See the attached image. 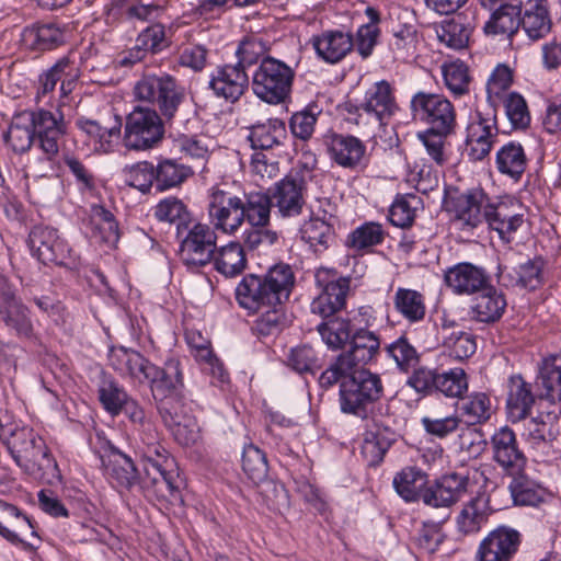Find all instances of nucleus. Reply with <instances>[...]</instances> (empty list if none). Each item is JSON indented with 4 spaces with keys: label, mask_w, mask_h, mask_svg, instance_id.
Listing matches in <instances>:
<instances>
[{
    "label": "nucleus",
    "mask_w": 561,
    "mask_h": 561,
    "mask_svg": "<svg viewBox=\"0 0 561 561\" xmlns=\"http://www.w3.org/2000/svg\"><path fill=\"white\" fill-rule=\"evenodd\" d=\"M135 451L142 460L139 486L147 497L174 503L181 499L179 473L174 459L161 444V436L152 421L134 430Z\"/></svg>",
    "instance_id": "1"
},
{
    "label": "nucleus",
    "mask_w": 561,
    "mask_h": 561,
    "mask_svg": "<svg viewBox=\"0 0 561 561\" xmlns=\"http://www.w3.org/2000/svg\"><path fill=\"white\" fill-rule=\"evenodd\" d=\"M295 275L288 264H275L264 275L248 274L236 287L238 305L249 313L284 305L294 288Z\"/></svg>",
    "instance_id": "2"
},
{
    "label": "nucleus",
    "mask_w": 561,
    "mask_h": 561,
    "mask_svg": "<svg viewBox=\"0 0 561 561\" xmlns=\"http://www.w3.org/2000/svg\"><path fill=\"white\" fill-rule=\"evenodd\" d=\"M345 110L347 122L362 127L366 134L375 136V128L385 127L399 111V105L391 84L380 80L365 92L358 105L347 103Z\"/></svg>",
    "instance_id": "3"
},
{
    "label": "nucleus",
    "mask_w": 561,
    "mask_h": 561,
    "mask_svg": "<svg viewBox=\"0 0 561 561\" xmlns=\"http://www.w3.org/2000/svg\"><path fill=\"white\" fill-rule=\"evenodd\" d=\"M337 382L341 411L360 419L367 417L369 408L383 394L380 376L367 369L353 370Z\"/></svg>",
    "instance_id": "4"
},
{
    "label": "nucleus",
    "mask_w": 561,
    "mask_h": 561,
    "mask_svg": "<svg viewBox=\"0 0 561 561\" xmlns=\"http://www.w3.org/2000/svg\"><path fill=\"white\" fill-rule=\"evenodd\" d=\"M7 446L15 463L30 476H42L57 463L41 436L31 427L12 430Z\"/></svg>",
    "instance_id": "5"
},
{
    "label": "nucleus",
    "mask_w": 561,
    "mask_h": 561,
    "mask_svg": "<svg viewBox=\"0 0 561 561\" xmlns=\"http://www.w3.org/2000/svg\"><path fill=\"white\" fill-rule=\"evenodd\" d=\"M380 350L378 335L369 330L355 331L351 340V350L340 354L333 363L320 375L319 383L329 389L357 366H364L376 359Z\"/></svg>",
    "instance_id": "6"
},
{
    "label": "nucleus",
    "mask_w": 561,
    "mask_h": 561,
    "mask_svg": "<svg viewBox=\"0 0 561 561\" xmlns=\"http://www.w3.org/2000/svg\"><path fill=\"white\" fill-rule=\"evenodd\" d=\"M294 78L290 66L274 57H265L252 75V91L265 103L279 104L289 96Z\"/></svg>",
    "instance_id": "7"
},
{
    "label": "nucleus",
    "mask_w": 561,
    "mask_h": 561,
    "mask_svg": "<svg viewBox=\"0 0 561 561\" xmlns=\"http://www.w3.org/2000/svg\"><path fill=\"white\" fill-rule=\"evenodd\" d=\"M134 95L140 102L157 105L161 114L172 118L184 99V89L167 73H144L134 85Z\"/></svg>",
    "instance_id": "8"
},
{
    "label": "nucleus",
    "mask_w": 561,
    "mask_h": 561,
    "mask_svg": "<svg viewBox=\"0 0 561 561\" xmlns=\"http://www.w3.org/2000/svg\"><path fill=\"white\" fill-rule=\"evenodd\" d=\"M407 385L423 396L439 393L451 399L462 398L469 388L468 376L460 367L443 370L421 366L412 371Z\"/></svg>",
    "instance_id": "9"
},
{
    "label": "nucleus",
    "mask_w": 561,
    "mask_h": 561,
    "mask_svg": "<svg viewBox=\"0 0 561 561\" xmlns=\"http://www.w3.org/2000/svg\"><path fill=\"white\" fill-rule=\"evenodd\" d=\"M491 198L482 187H472L465 192L449 191L444 204L453 220L463 230H473L484 222Z\"/></svg>",
    "instance_id": "10"
},
{
    "label": "nucleus",
    "mask_w": 561,
    "mask_h": 561,
    "mask_svg": "<svg viewBox=\"0 0 561 561\" xmlns=\"http://www.w3.org/2000/svg\"><path fill=\"white\" fill-rule=\"evenodd\" d=\"M163 134V123L157 111L137 106L126 117L123 142L129 150H147L160 142Z\"/></svg>",
    "instance_id": "11"
},
{
    "label": "nucleus",
    "mask_w": 561,
    "mask_h": 561,
    "mask_svg": "<svg viewBox=\"0 0 561 561\" xmlns=\"http://www.w3.org/2000/svg\"><path fill=\"white\" fill-rule=\"evenodd\" d=\"M209 225L226 236H236L244 221L242 197L219 187H213L207 207Z\"/></svg>",
    "instance_id": "12"
},
{
    "label": "nucleus",
    "mask_w": 561,
    "mask_h": 561,
    "mask_svg": "<svg viewBox=\"0 0 561 561\" xmlns=\"http://www.w3.org/2000/svg\"><path fill=\"white\" fill-rule=\"evenodd\" d=\"M414 117L442 134H451L456 126V111L453 103L443 94L417 92L411 99Z\"/></svg>",
    "instance_id": "13"
},
{
    "label": "nucleus",
    "mask_w": 561,
    "mask_h": 561,
    "mask_svg": "<svg viewBox=\"0 0 561 561\" xmlns=\"http://www.w3.org/2000/svg\"><path fill=\"white\" fill-rule=\"evenodd\" d=\"M316 283L320 291L310 305L313 314L325 319L345 308L351 285L348 277H337L329 270H319Z\"/></svg>",
    "instance_id": "14"
},
{
    "label": "nucleus",
    "mask_w": 561,
    "mask_h": 561,
    "mask_svg": "<svg viewBox=\"0 0 561 561\" xmlns=\"http://www.w3.org/2000/svg\"><path fill=\"white\" fill-rule=\"evenodd\" d=\"M217 250V231L203 222L194 224L179 249L181 261L188 267H202L213 262Z\"/></svg>",
    "instance_id": "15"
},
{
    "label": "nucleus",
    "mask_w": 561,
    "mask_h": 561,
    "mask_svg": "<svg viewBox=\"0 0 561 561\" xmlns=\"http://www.w3.org/2000/svg\"><path fill=\"white\" fill-rule=\"evenodd\" d=\"M499 136L495 110L491 106L477 108L467 126L466 144L473 161L483 160L491 151Z\"/></svg>",
    "instance_id": "16"
},
{
    "label": "nucleus",
    "mask_w": 561,
    "mask_h": 561,
    "mask_svg": "<svg viewBox=\"0 0 561 561\" xmlns=\"http://www.w3.org/2000/svg\"><path fill=\"white\" fill-rule=\"evenodd\" d=\"M308 182L298 171L289 172L270 190L273 206L283 218H294L302 214L306 205Z\"/></svg>",
    "instance_id": "17"
},
{
    "label": "nucleus",
    "mask_w": 561,
    "mask_h": 561,
    "mask_svg": "<svg viewBox=\"0 0 561 561\" xmlns=\"http://www.w3.org/2000/svg\"><path fill=\"white\" fill-rule=\"evenodd\" d=\"M522 543V535L515 528L499 526L479 543L474 561H513Z\"/></svg>",
    "instance_id": "18"
},
{
    "label": "nucleus",
    "mask_w": 561,
    "mask_h": 561,
    "mask_svg": "<svg viewBox=\"0 0 561 561\" xmlns=\"http://www.w3.org/2000/svg\"><path fill=\"white\" fill-rule=\"evenodd\" d=\"M32 254L43 264L66 265L71 250L56 229L35 226L28 236Z\"/></svg>",
    "instance_id": "19"
},
{
    "label": "nucleus",
    "mask_w": 561,
    "mask_h": 561,
    "mask_svg": "<svg viewBox=\"0 0 561 561\" xmlns=\"http://www.w3.org/2000/svg\"><path fill=\"white\" fill-rule=\"evenodd\" d=\"M481 7L491 12L483 26L486 35L512 37L518 31V14L522 0H479Z\"/></svg>",
    "instance_id": "20"
},
{
    "label": "nucleus",
    "mask_w": 561,
    "mask_h": 561,
    "mask_svg": "<svg viewBox=\"0 0 561 561\" xmlns=\"http://www.w3.org/2000/svg\"><path fill=\"white\" fill-rule=\"evenodd\" d=\"M34 118L32 127L38 146L51 159L58 154L61 140L66 134V123L60 113H53L46 110L31 111Z\"/></svg>",
    "instance_id": "21"
},
{
    "label": "nucleus",
    "mask_w": 561,
    "mask_h": 561,
    "mask_svg": "<svg viewBox=\"0 0 561 561\" xmlns=\"http://www.w3.org/2000/svg\"><path fill=\"white\" fill-rule=\"evenodd\" d=\"M396 20L391 22L389 49L397 60H407L414 56L419 44L415 18L408 10L393 12Z\"/></svg>",
    "instance_id": "22"
},
{
    "label": "nucleus",
    "mask_w": 561,
    "mask_h": 561,
    "mask_svg": "<svg viewBox=\"0 0 561 561\" xmlns=\"http://www.w3.org/2000/svg\"><path fill=\"white\" fill-rule=\"evenodd\" d=\"M468 479L458 473H447L427 485L422 493L424 504L432 507H450L465 495Z\"/></svg>",
    "instance_id": "23"
},
{
    "label": "nucleus",
    "mask_w": 561,
    "mask_h": 561,
    "mask_svg": "<svg viewBox=\"0 0 561 561\" xmlns=\"http://www.w3.org/2000/svg\"><path fill=\"white\" fill-rule=\"evenodd\" d=\"M537 396L533 383L520 374L512 375L506 382V413L512 423L526 420L533 411Z\"/></svg>",
    "instance_id": "24"
},
{
    "label": "nucleus",
    "mask_w": 561,
    "mask_h": 561,
    "mask_svg": "<svg viewBox=\"0 0 561 561\" xmlns=\"http://www.w3.org/2000/svg\"><path fill=\"white\" fill-rule=\"evenodd\" d=\"M493 460L507 473L520 472L526 463L523 451L518 448L516 435L508 426L497 430L491 437Z\"/></svg>",
    "instance_id": "25"
},
{
    "label": "nucleus",
    "mask_w": 561,
    "mask_h": 561,
    "mask_svg": "<svg viewBox=\"0 0 561 561\" xmlns=\"http://www.w3.org/2000/svg\"><path fill=\"white\" fill-rule=\"evenodd\" d=\"M108 362L111 367L122 377L142 383L156 373V365L151 364L139 352L116 347L110 351Z\"/></svg>",
    "instance_id": "26"
},
{
    "label": "nucleus",
    "mask_w": 561,
    "mask_h": 561,
    "mask_svg": "<svg viewBox=\"0 0 561 561\" xmlns=\"http://www.w3.org/2000/svg\"><path fill=\"white\" fill-rule=\"evenodd\" d=\"M444 282L454 294L472 295L485 288L489 277L482 267L463 262L447 268Z\"/></svg>",
    "instance_id": "27"
},
{
    "label": "nucleus",
    "mask_w": 561,
    "mask_h": 561,
    "mask_svg": "<svg viewBox=\"0 0 561 561\" xmlns=\"http://www.w3.org/2000/svg\"><path fill=\"white\" fill-rule=\"evenodd\" d=\"M209 87L218 98L230 103L237 102L249 87V77L243 68L236 65L218 67L213 73Z\"/></svg>",
    "instance_id": "28"
},
{
    "label": "nucleus",
    "mask_w": 561,
    "mask_h": 561,
    "mask_svg": "<svg viewBox=\"0 0 561 561\" xmlns=\"http://www.w3.org/2000/svg\"><path fill=\"white\" fill-rule=\"evenodd\" d=\"M328 150L331 159L342 168L357 170L366 164V146L357 137L335 134Z\"/></svg>",
    "instance_id": "29"
},
{
    "label": "nucleus",
    "mask_w": 561,
    "mask_h": 561,
    "mask_svg": "<svg viewBox=\"0 0 561 561\" xmlns=\"http://www.w3.org/2000/svg\"><path fill=\"white\" fill-rule=\"evenodd\" d=\"M518 27L531 41L546 37L552 28L549 4L547 0H528L517 18Z\"/></svg>",
    "instance_id": "30"
},
{
    "label": "nucleus",
    "mask_w": 561,
    "mask_h": 561,
    "mask_svg": "<svg viewBox=\"0 0 561 561\" xmlns=\"http://www.w3.org/2000/svg\"><path fill=\"white\" fill-rule=\"evenodd\" d=\"M393 442L391 428L373 416L364 434L362 455L369 466L379 465Z\"/></svg>",
    "instance_id": "31"
},
{
    "label": "nucleus",
    "mask_w": 561,
    "mask_h": 561,
    "mask_svg": "<svg viewBox=\"0 0 561 561\" xmlns=\"http://www.w3.org/2000/svg\"><path fill=\"white\" fill-rule=\"evenodd\" d=\"M30 531L36 537L32 519L15 505L0 500V536L13 545L23 543L22 534Z\"/></svg>",
    "instance_id": "32"
},
{
    "label": "nucleus",
    "mask_w": 561,
    "mask_h": 561,
    "mask_svg": "<svg viewBox=\"0 0 561 561\" xmlns=\"http://www.w3.org/2000/svg\"><path fill=\"white\" fill-rule=\"evenodd\" d=\"M318 56L330 64L341 61L354 47V38L342 31H325L312 38Z\"/></svg>",
    "instance_id": "33"
},
{
    "label": "nucleus",
    "mask_w": 561,
    "mask_h": 561,
    "mask_svg": "<svg viewBox=\"0 0 561 561\" xmlns=\"http://www.w3.org/2000/svg\"><path fill=\"white\" fill-rule=\"evenodd\" d=\"M477 294L471 305L472 318L485 323L497 321L507 306L504 294L489 283Z\"/></svg>",
    "instance_id": "34"
},
{
    "label": "nucleus",
    "mask_w": 561,
    "mask_h": 561,
    "mask_svg": "<svg viewBox=\"0 0 561 561\" xmlns=\"http://www.w3.org/2000/svg\"><path fill=\"white\" fill-rule=\"evenodd\" d=\"M105 472L118 486L131 489L137 482V470L131 458L115 447L110 448V454L102 457Z\"/></svg>",
    "instance_id": "35"
},
{
    "label": "nucleus",
    "mask_w": 561,
    "mask_h": 561,
    "mask_svg": "<svg viewBox=\"0 0 561 561\" xmlns=\"http://www.w3.org/2000/svg\"><path fill=\"white\" fill-rule=\"evenodd\" d=\"M24 45L34 50H48L66 42V31L55 23L33 25L22 33Z\"/></svg>",
    "instance_id": "36"
},
{
    "label": "nucleus",
    "mask_w": 561,
    "mask_h": 561,
    "mask_svg": "<svg viewBox=\"0 0 561 561\" xmlns=\"http://www.w3.org/2000/svg\"><path fill=\"white\" fill-rule=\"evenodd\" d=\"M33 121L31 111H23L13 116L3 139L5 145L15 153H24L31 148L35 139L32 127Z\"/></svg>",
    "instance_id": "37"
},
{
    "label": "nucleus",
    "mask_w": 561,
    "mask_h": 561,
    "mask_svg": "<svg viewBox=\"0 0 561 561\" xmlns=\"http://www.w3.org/2000/svg\"><path fill=\"white\" fill-rule=\"evenodd\" d=\"M513 476L508 490L515 504L538 506L550 497L548 490L529 477L519 472Z\"/></svg>",
    "instance_id": "38"
},
{
    "label": "nucleus",
    "mask_w": 561,
    "mask_h": 561,
    "mask_svg": "<svg viewBox=\"0 0 561 561\" xmlns=\"http://www.w3.org/2000/svg\"><path fill=\"white\" fill-rule=\"evenodd\" d=\"M213 261L216 271L230 278L242 274L248 265L244 248L237 241L217 248Z\"/></svg>",
    "instance_id": "39"
},
{
    "label": "nucleus",
    "mask_w": 561,
    "mask_h": 561,
    "mask_svg": "<svg viewBox=\"0 0 561 561\" xmlns=\"http://www.w3.org/2000/svg\"><path fill=\"white\" fill-rule=\"evenodd\" d=\"M528 159L524 147L516 141H508L496 152L495 164L501 174L519 181L527 168Z\"/></svg>",
    "instance_id": "40"
},
{
    "label": "nucleus",
    "mask_w": 561,
    "mask_h": 561,
    "mask_svg": "<svg viewBox=\"0 0 561 561\" xmlns=\"http://www.w3.org/2000/svg\"><path fill=\"white\" fill-rule=\"evenodd\" d=\"M489 518L488 502L482 496H476L467 502L456 517L457 530L467 536L480 531Z\"/></svg>",
    "instance_id": "41"
},
{
    "label": "nucleus",
    "mask_w": 561,
    "mask_h": 561,
    "mask_svg": "<svg viewBox=\"0 0 561 561\" xmlns=\"http://www.w3.org/2000/svg\"><path fill=\"white\" fill-rule=\"evenodd\" d=\"M286 138V127L283 121L273 118L257 123L249 128L248 139L254 150H268L279 146Z\"/></svg>",
    "instance_id": "42"
},
{
    "label": "nucleus",
    "mask_w": 561,
    "mask_h": 561,
    "mask_svg": "<svg viewBox=\"0 0 561 561\" xmlns=\"http://www.w3.org/2000/svg\"><path fill=\"white\" fill-rule=\"evenodd\" d=\"M392 484L404 501L422 500L423 490L427 484V473L417 467H405L396 473Z\"/></svg>",
    "instance_id": "43"
},
{
    "label": "nucleus",
    "mask_w": 561,
    "mask_h": 561,
    "mask_svg": "<svg viewBox=\"0 0 561 561\" xmlns=\"http://www.w3.org/2000/svg\"><path fill=\"white\" fill-rule=\"evenodd\" d=\"M323 217L311 216L300 228L301 239L308 243L316 252L327 250L334 241V230L330 219Z\"/></svg>",
    "instance_id": "44"
},
{
    "label": "nucleus",
    "mask_w": 561,
    "mask_h": 561,
    "mask_svg": "<svg viewBox=\"0 0 561 561\" xmlns=\"http://www.w3.org/2000/svg\"><path fill=\"white\" fill-rule=\"evenodd\" d=\"M539 379L542 388L540 397L551 403L561 402V352L542 360Z\"/></svg>",
    "instance_id": "45"
},
{
    "label": "nucleus",
    "mask_w": 561,
    "mask_h": 561,
    "mask_svg": "<svg viewBox=\"0 0 561 561\" xmlns=\"http://www.w3.org/2000/svg\"><path fill=\"white\" fill-rule=\"evenodd\" d=\"M472 31L473 26L465 16L456 15L440 24L437 36L447 47L460 50L468 46Z\"/></svg>",
    "instance_id": "46"
},
{
    "label": "nucleus",
    "mask_w": 561,
    "mask_h": 561,
    "mask_svg": "<svg viewBox=\"0 0 561 561\" xmlns=\"http://www.w3.org/2000/svg\"><path fill=\"white\" fill-rule=\"evenodd\" d=\"M484 221L488 222L489 227L496 231L505 243H510L512 233L523 225V215L508 214V209L504 205H494L490 201V207L486 209Z\"/></svg>",
    "instance_id": "47"
},
{
    "label": "nucleus",
    "mask_w": 561,
    "mask_h": 561,
    "mask_svg": "<svg viewBox=\"0 0 561 561\" xmlns=\"http://www.w3.org/2000/svg\"><path fill=\"white\" fill-rule=\"evenodd\" d=\"M244 221L249 225L268 226L273 199L271 193L254 191L242 197Z\"/></svg>",
    "instance_id": "48"
},
{
    "label": "nucleus",
    "mask_w": 561,
    "mask_h": 561,
    "mask_svg": "<svg viewBox=\"0 0 561 561\" xmlns=\"http://www.w3.org/2000/svg\"><path fill=\"white\" fill-rule=\"evenodd\" d=\"M393 305L396 310L409 322H417L425 317V299L417 290L399 287L393 296Z\"/></svg>",
    "instance_id": "49"
},
{
    "label": "nucleus",
    "mask_w": 561,
    "mask_h": 561,
    "mask_svg": "<svg viewBox=\"0 0 561 561\" xmlns=\"http://www.w3.org/2000/svg\"><path fill=\"white\" fill-rule=\"evenodd\" d=\"M147 381L163 396L180 390L184 386L181 362L176 358H169L163 368L156 366L154 375L148 377Z\"/></svg>",
    "instance_id": "50"
},
{
    "label": "nucleus",
    "mask_w": 561,
    "mask_h": 561,
    "mask_svg": "<svg viewBox=\"0 0 561 561\" xmlns=\"http://www.w3.org/2000/svg\"><path fill=\"white\" fill-rule=\"evenodd\" d=\"M460 416L468 425H478L488 422L492 414L490 397L484 392H473L462 398L459 407Z\"/></svg>",
    "instance_id": "51"
},
{
    "label": "nucleus",
    "mask_w": 561,
    "mask_h": 561,
    "mask_svg": "<svg viewBox=\"0 0 561 561\" xmlns=\"http://www.w3.org/2000/svg\"><path fill=\"white\" fill-rule=\"evenodd\" d=\"M154 169L157 192L180 186L193 173L191 168L178 163L173 159L160 161Z\"/></svg>",
    "instance_id": "52"
},
{
    "label": "nucleus",
    "mask_w": 561,
    "mask_h": 561,
    "mask_svg": "<svg viewBox=\"0 0 561 561\" xmlns=\"http://www.w3.org/2000/svg\"><path fill=\"white\" fill-rule=\"evenodd\" d=\"M445 87L456 98L469 93L471 76L466 62L457 59L442 66Z\"/></svg>",
    "instance_id": "53"
},
{
    "label": "nucleus",
    "mask_w": 561,
    "mask_h": 561,
    "mask_svg": "<svg viewBox=\"0 0 561 561\" xmlns=\"http://www.w3.org/2000/svg\"><path fill=\"white\" fill-rule=\"evenodd\" d=\"M90 225L92 234L105 243H116L119 239L118 225L114 215L101 205H95L91 209Z\"/></svg>",
    "instance_id": "54"
},
{
    "label": "nucleus",
    "mask_w": 561,
    "mask_h": 561,
    "mask_svg": "<svg viewBox=\"0 0 561 561\" xmlns=\"http://www.w3.org/2000/svg\"><path fill=\"white\" fill-rule=\"evenodd\" d=\"M546 266L547 262L540 255L520 263L515 270V284L529 290L540 288L546 282Z\"/></svg>",
    "instance_id": "55"
},
{
    "label": "nucleus",
    "mask_w": 561,
    "mask_h": 561,
    "mask_svg": "<svg viewBox=\"0 0 561 561\" xmlns=\"http://www.w3.org/2000/svg\"><path fill=\"white\" fill-rule=\"evenodd\" d=\"M385 350L387 355L394 360L400 371L409 373L411 369H417L420 355L405 336H400L387 345Z\"/></svg>",
    "instance_id": "56"
},
{
    "label": "nucleus",
    "mask_w": 561,
    "mask_h": 561,
    "mask_svg": "<svg viewBox=\"0 0 561 561\" xmlns=\"http://www.w3.org/2000/svg\"><path fill=\"white\" fill-rule=\"evenodd\" d=\"M0 320L19 336H30L33 332L28 309L21 300L0 309Z\"/></svg>",
    "instance_id": "57"
},
{
    "label": "nucleus",
    "mask_w": 561,
    "mask_h": 561,
    "mask_svg": "<svg viewBox=\"0 0 561 561\" xmlns=\"http://www.w3.org/2000/svg\"><path fill=\"white\" fill-rule=\"evenodd\" d=\"M270 50L268 43L261 36L251 35L242 39L236 51L238 57L237 65L245 70L247 67L257 64L265 57Z\"/></svg>",
    "instance_id": "58"
},
{
    "label": "nucleus",
    "mask_w": 561,
    "mask_h": 561,
    "mask_svg": "<svg viewBox=\"0 0 561 561\" xmlns=\"http://www.w3.org/2000/svg\"><path fill=\"white\" fill-rule=\"evenodd\" d=\"M242 469L254 483L262 482L268 473L265 454L254 444H248L243 448L241 458Z\"/></svg>",
    "instance_id": "59"
},
{
    "label": "nucleus",
    "mask_w": 561,
    "mask_h": 561,
    "mask_svg": "<svg viewBox=\"0 0 561 561\" xmlns=\"http://www.w3.org/2000/svg\"><path fill=\"white\" fill-rule=\"evenodd\" d=\"M62 183L58 176L41 175L27 184V193L35 204H46L59 197Z\"/></svg>",
    "instance_id": "60"
},
{
    "label": "nucleus",
    "mask_w": 561,
    "mask_h": 561,
    "mask_svg": "<svg viewBox=\"0 0 561 561\" xmlns=\"http://www.w3.org/2000/svg\"><path fill=\"white\" fill-rule=\"evenodd\" d=\"M123 174L126 184L142 193H148L152 187L156 188V169L149 161H140L125 167Z\"/></svg>",
    "instance_id": "61"
},
{
    "label": "nucleus",
    "mask_w": 561,
    "mask_h": 561,
    "mask_svg": "<svg viewBox=\"0 0 561 561\" xmlns=\"http://www.w3.org/2000/svg\"><path fill=\"white\" fill-rule=\"evenodd\" d=\"M322 341L332 350L342 348L351 337V322L335 318L318 325Z\"/></svg>",
    "instance_id": "62"
},
{
    "label": "nucleus",
    "mask_w": 561,
    "mask_h": 561,
    "mask_svg": "<svg viewBox=\"0 0 561 561\" xmlns=\"http://www.w3.org/2000/svg\"><path fill=\"white\" fill-rule=\"evenodd\" d=\"M385 239V231L380 224L365 222L357 227L347 238V244L356 250H364L380 244Z\"/></svg>",
    "instance_id": "63"
},
{
    "label": "nucleus",
    "mask_w": 561,
    "mask_h": 561,
    "mask_svg": "<svg viewBox=\"0 0 561 561\" xmlns=\"http://www.w3.org/2000/svg\"><path fill=\"white\" fill-rule=\"evenodd\" d=\"M503 99L506 117L516 129H525L530 124V113L524 96L510 92Z\"/></svg>",
    "instance_id": "64"
}]
</instances>
